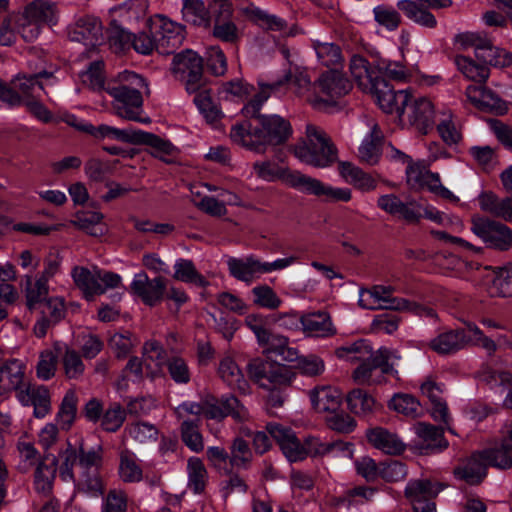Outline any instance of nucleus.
Listing matches in <instances>:
<instances>
[{
	"instance_id": "1",
	"label": "nucleus",
	"mask_w": 512,
	"mask_h": 512,
	"mask_svg": "<svg viewBox=\"0 0 512 512\" xmlns=\"http://www.w3.org/2000/svg\"><path fill=\"white\" fill-rule=\"evenodd\" d=\"M284 81L272 83L259 82L260 91L243 107L242 113L249 120L232 126L230 138L233 143L253 151L265 153L270 145L286 142L292 134V128L286 119L279 115L259 114L262 105Z\"/></svg>"
},
{
	"instance_id": "2",
	"label": "nucleus",
	"mask_w": 512,
	"mask_h": 512,
	"mask_svg": "<svg viewBox=\"0 0 512 512\" xmlns=\"http://www.w3.org/2000/svg\"><path fill=\"white\" fill-rule=\"evenodd\" d=\"M146 80L132 71H124L106 84L105 91L112 98L111 106L118 117L143 124L151 123L143 114L142 90L147 89Z\"/></svg>"
},
{
	"instance_id": "3",
	"label": "nucleus",
	"mask_w": 512,
	"mask_h": 512,
	"mask_svg": "<svg viewBox=\"0 0 512 512\" xmlns=\"http://www.w3.org/2000/svg\"><path fill=\"white\" fill-rule=\"evenodd\" d=\"M266 429L291 462L302 460L307 455L322 457L334 452H341L344 456L351 457L353 454L352 444L347 442H325L317 437H309L302 446L295 433L286 426L278 423H268Z\"/></svg>"
},
{
	"instance_id": "4",
	"label": "nucleus",
	"mask_w": 512,
	"mask_h": 512,
	"mask_svg": "<svg viewBox=\"0 0 512 512\" xmlns=\"http://www.w3.org/2000/svg\"><path fill=\"white\" fill-rule=\"evenodd\" d=\"M294 154L301 162L326 168L337 161L338 151L327 134L319 127L308 124L305 139L295 145Z\"/></svg>"
},
{
	"instance_id": "5",
	"label": "nucleus",
	"mask_w": 512,
	"mask_h": 512,
	"mask_svg": "<svg viewBox=\"0 0 512 512\" xmlns=\"http://www.w3.org/2000/svg\"><path fill=\"white\" fill-rule=\"evenodd\" d=\"M399 357L386 348H380L375 351L368 360L360 363L353 371L352 378L359 385H378L385 381V375L396 376L397 370L394 369L396 360Z\"/></svg>"
},
{
	"instance_id": "6",
	"label": "nucleus",
	"mask_w": 512,
	"mask_h": 512,
	"mask_svg": "<svg viewBox=\"0 0 512 512\" xmlns=\"http://www.w3.org/2000/svg\"><path fill=\"white\" fill-rule=\"evenodd\" d=\"M172 72L184 84L186 91L190 94L208 89L207 80L203 75L202 58L191 50L174 56Z\"/></svg>"
},
{
	"instance_id": "7",
	"label": "nucleus",
	"mask_w": 512,
	"mask_h": 512,
	"mask_svg": "<svg viewBox=\"0 0 512 512\" xmlns=\"http://www.w3.org/2000/svg\"><path fill=\"white\" fill-rule=\"evenodd\" d=\"M312 87L315 95L311 103L315 108H321L323 104H336L339 98L351 91L352 84L341 71L332 69L322 73Z\"/></svg>"
},
{
	"instance_id": "8",
	"label": "nucleus",
	"mask_w": 512,
	"mask_h": 512,
	"mask_svg": "<svg viewBox=\"0 0 512 512\" xmlns=\"http://www.w3.org/2000/svg\"><path fill=\"white\" fill-rule=\"evenodd\" d=\"M471 231L491 248L506 251L512 247V230L487 217L474 216L471 219Z\"/></svg>"
},
{
	"instance_id": "9",
	"label": "nucleus",
	"mask_w": 512,
	"mask_h": 512,
	"mask_svg": "<svg viewBox=\"0 0 512 512\" xmlns=\"http://www.w3.org/2000/svg\"><path fill=\"white\" fill-rule=\"evenodd\" d=\"M292 187L317 197H323L329 202H349L352 199V191L346 187H334L310 176L294 173L290 176Z\"/></svg>"
},
{
	"instance_id": "10",
	"label": "nucleus",
	"mask_w": 512,
	"mask_h": 512,
	"mask_svg": "<svg viewBox=\"0 0 512 512\" xmlns=\"http://www.w3.org/2000/svg\"><path fill=\"white\" fill-rule=\"evenodd\" d=\"M293 258H279L274 262H260L255 258H231L228 262L231 274L238 280L250 282L262 274L286 268Z\"/></svg>"
},
{
	"instance_id": "11",
	"label": "nucleus",
	"mask_w": 512,
	"mask_h": 512,
	"mask_svg": "<svg viewBox=\"0 0 512 512\" xmlns=\"http://www.w3.org/2000/svg\"><path fill=\"white\" fill-rule=\"evenodd\" d=\"M248 372L251 379L265 389L286 387L292 380L287 367L268 361L251 362Z\"/></svg>"
},
{
	"instance_id": "12",
	"label": "nucleus",
	"mask_w": 512,
	"mask_h": 512,
	"mask_svg": "<svg viewBox=\"0 0 512 512\" xmlns=\"http://www.w3.org/2000/svg\"><path fill=\"white\" fill-rule=\"evenodd\" d=\"M452 5L451 0H400L397 8L414 23L429 29L437 26L435 16L427 9H441Z\"/></svg>"
},
{
	"instance_id": "13",
	"label": "nucleus",
	"mask_w": 512,
	"mask_h": 512,
	"mask_svg": "<svg viewBox=\"0 0 512 512\" xmlns=\"http://www.w3.org/2000/svg\"><path fill=\"white\" fill-rule=\"evenodd\" d=\"M368 93L375 98L379 107L385 113H396L401 117L410 101V94L406 90L394 91L385 79L376 82L375 87Z\"/></svg>"
},
{
	"instance_id": "14",
	"label": "nucleus",
	"mask_w": 512,
	"mask_h": 512,
	"mask_svg": "<svg viewBox=\"0 0 512 512\" xmlns=\"http://www.w3.org/2000/svg\"><path fill=\"white\" fill-rule=\"evenodd\" d=\"M68 37L71 41L95 46L103 39L102 22L93 15H80L69 25Z\"/></svg>"
},
{
	"instance_id": "15",
	"label": "nucleus",
	"mask_w": 512,
	"mask_h": 512,
	"mask_svg": "<svg viewBox=\"0 0 512 512\" xmlns=\"http://www.w3.org/2000/svg\"><path fill=\"white\" fill-rule=\"evenodd\" d=\"M203 405V415L208 419L221 420L232 416L236 421H245L249 417L248 410L232 395L221 399H206Z\"/></svg>"
},
{
	"instance_id": "16",
	"label": "nucleus",
	"mask_w": 512,
	"mask_h": 512,
	"mask_svg": "<svg viewBox=\"0 0 512 512\" xmlns=\"http://www.w3.org/2000/svg\"><path fill=\"white\" fill-rule=\"evenodd\" d=\"M372 289L376 299L382 304V309L408 311L419 316H427L431 318L435 316V312L431 308L411 302L404 298L393 297L392 288L390 286L375 285Z\"/></svg>"
},
{
	"instance_id": "17",
	"label": "nucleus",
	"mask_w": 512,
	"mask_h": 512,
	"mask_svg": "<svg viewBox=\"0 0 512 512\" xmlns=\"http://www.w3.org/2000/svg\"><path fill=\"white\" fill-rule=\"evenodd\" d=\"M17 399L24 406H33L36 418H44L51 411L50 391L44 385H27L17 392Z\"/></svg>"
},
{
	"instance_id": "18",
	"label": "nucleus",
	"mask_w": 512,
	"mask_h": 512,
	"mask_svg": "<svg viewBox=\"0 0 512 512\" xmlns=\"http://www.w3.org/2000/svg\"><path fill=\"white\" fill-rule=\"evenodd\" d=\"M165 289L166 286L161 277L149 279L145 273L136 274L131 283L133 293L149 306H154L163 298Z\"/></svg>"
},
{
	"instance_id": "19",
	"label": "nucleus",
	"mask_w": 512,
	"mask_h": 512,
	"mask_svg": "<svg viewBox=\"0 0 512 512\" xmlns=\"http://www.w3.org/2000/svg\"><path fill=\"white\" fill-rule=\"evenodd\" d=\"M468 325L462 329L448 330L430 340L429 348L440 355L454 354L469 346Z\"/></svg>"
},
{
	"instance_id": "20",
	"label": "nucleus",
	"mask_w": 512,
	"mask_h": 512,
	"mask_svg": "<svg viewBox=\"0 0 512 512\" xmlns=\"http://www.w3.org/2000/svg\"><path fill=\"white\" fill-rule=\"evenodd\" d=\"M366 437L371 446L388 455H400L406 449V444L398 434L383 427L368 429Z\"/></svg>"
},
{
	"instance_id": "21",
	"label": "nucleus",
	"mask_w": 512,
	"mask_h": 512,
	"mask_svg": "<svg viewBox=\"0 0 512 512\" xmlns=\"http://www.w3.org/2000/svg\"><path fill=\"white\" fill-rule=\"evenodd\" d=\"M158 49L161 53L170 54L181 46L185 39L183 26L167 18L160 20L159 28L155 32Z\"/></svg>"
},
{
	"instance_id": "22",
	"label": "nucleus",
	"mask_w": 512,
	"mask_h": 512,
	"mask_svg": "<svg viewBox=\"0 0 512 512\" xmlns=\"http://www.w3.org/2000/svg\"><path fill=\"white\" fill-rule=\"evenodd\" d=\"M468 100L478 109L503 114L506 112V103L492 90L477 85H469L465 92Z\"/></svg>"
},
{
	"instance_id": "23",
	"label": "nucleus",
	"mask_w": 512,
	"mask_h": 512,
	"mask_svg": "<svg viewBox=\"0 0 512 512\" xmlns=\"http://www.w3.org/2000/svg\"><path fill=\"white\" fill-rule=\"evenodd\" d=\"M338 172L346 183L363 193L372 192L378 186L376 177L351 162L340 161L338 163Z\"/></svg>"
},
{
	"instance_id": "24",
	"label": "nucleus",
	"mask_w": 512,
	"mask_h": 512,
	"mask_svg": "<svg viewBox=\"0 0 512 512\" xmlns=\"http://www.w3.org/2000/svg\"><path fill=\"white\" fill-rule=\"evenodd\" d=\"M408 119L420 133L427 134L438 119L432 102L427 98H419L409 108Z\"/></svg>"
},
{
	"instance_id": "25",
	"label": "nucleus",
	"mask_w": 512,
	"mask_h": 512,
	"mask_svg": "<svg viewBox=\"0 0 512 512\" xmlns=\"http://www.w3.org/2000/svg\"><path fill=\"white\" fill-rule=\"evenodd\" d=\"M134 145H148L151 155L165 163H172L178 154V149L170 141L142 130H138Z\"/></svg>"
},
{
	"instance_id": "26",
	"label": "nucleus",
	"mask_w": 512,
	"mask_h": 512,
	"mask_svg": "<svg viewBox=\"0 0 512 512\" xmlns=\"http://www.w3.org/2000/svg\"><path fill=\"white\" fill-rule=\"evenodd\" d=\"M349 68L355 82L363 92L368 93L375 87L376 82L382 79L379 76L378 65L372 67L368 60L360 55L352 56Z\"/></svg>"
},
{
	"instance_id": "27",
	"label": "nucleus",
	"mask_w": 512,
	"mask_h": 512,
	"mask_svg": "<svg viewBox=\"0 0 512 512\" xmlns=\"http://www.w3.org/2000/svg\"><path fill=\"white\" fill-rule=\"evenodd\" d=\"M488 466L499 470L512 469V442L505 436L499 442L480 451Z\"/></svg>"
},
{
	"instance_id": "28",
	"label": "nucleus",
	"mask_w": 512,
	"mask_h": 512,
	"mask_svg": "<svg viewBox=\"0 0 512 512\" xmlns=\"http://www.w3.org/2000/svg\"><path fill=\"white\" fill-rule=\"evenodd\" d=\"M377 206L391 215H399L410 223L418 222L421 213L414 202L404 203L395 194H385L378 198Z\"/></svg>"
},
{
	"instance_id": "29",
	"label": "nucleus",
	"mask_w": 512,
	"mask_h": 512,
	"mask_svg": "<svg viewBox=\"0 0 512 512\" xmlns=\"http://www.w3.org/2000/svg\"><path fill=\"white\" fill-rule=\"evenodd\" d=\"M313 408L320 413L336 412L342 402V393L330 385L317 386L309 392Z\"/></svg>"
},
{
	"instance_id": "30",
	"label": "nucleus",
	"mask_w": 512,
	"mask_h": 512,
	"mask_svg": "<svg viewBox=\"0 0 512 512\" xmlns=\"http://www.w3.org/2000/svg\"><path fill=\"white\" fill-rule=\"evenodd\" d=\"M414 431L421 441L419 449L426 451V453L442 451L448 447V442L444 438V432L441 428L430 423L418 422L414 425Z\"/></svg>"
},
{
	"instance_id": "31",
	"label": "nucleus",
	"mask_w": 512,
	"mask_h": 512,
	"mask_svg": "<svg viewBox=\"0 0 512 512\" xmlns=\"http://www.w3.org/2000/svg\"><path fill=\"white\" fill-rule=\"evenodd\" d=\"M383 133L378 124L373 123L369 134L358 148V157L362 163L376 165L382 154Z\"/></svg>"
},
{
	"instance_id": "32",
	"label": "nucleus",
	"mask_w": 512,
	"mask_h": 512,
	"mask_svg": "<svg viewBox=\"0 0 512 512\" xmlns=\"http://www.w3.org/2000/svg\"><path fill=\"white\" fill-rule=\"evenodd\" d=\"M488 464L483 461L480 451L472 454V456L464 463L458 465L454 469V476L470 485H476L482 482L487 475Z\"/></svg>"
},
{
	"instance_id": "33",
	"label": "nucleus",
	"mask_w": 512,
	"mask_h": 512,
	"mask_svg": "<svg viewBox=\"0 0 512 512\" xmlns=\"http://www.w3.org/2000/svg\"><path fill=\"white\" fill-rule=\"evenodd\" d=\"M25 366L18 359H11L0 367V396L21 390Z\"/></svg>"
},
{
	"instance_id": "34",
	"label": "nucleus",
	"mask_w": 512,
	"mask_h": 512,
	"mask_svg": "<svg viewBox=\"0 0 512 512\" xmlns=\"http://www.w3.org/2000/svg\"><path fill=\"white\" fill-rule=\"evenodd\" d=\"M51 76V72L40 69L29 75L19 74L12 81V85L18 90L24 100L40 98L43 92V85L39 82V78H49Z\"/></svg>"
},
{
	"instance_id": "35",
	"label": "nucleus",
	"mask_w": 512,
	"mask_h": 512,
	"mask_svg": "<svg viewBox=\"0 0 512 512\" xmlns=\"http://www.w3.org/2000/svg\"><path fill=\"white\" fill-rule=\"evenodd\" d=\"M232 6L228 3L222 4V13L215 19L212 34L222 42L234 44L241 37L237 25L229 19L232 15Z\"/></svg>"
},
{
	"instance_id": "36",
	"label": "nucleus",
	"mask_w": 512,
	"mask_h": 512,
	"mask_svg": "<svg viewBox=\"0 0 512 512\" xmlns=\"http://www.w3.org/2000/svg\"><path fill=\"white\" fill-rule=\"evenodd\" d=\"M303 331L310 337H329L336 333L330 316L326 312H314L301 316Z\"/></svg>"
},
{
	"instance_id": "37",
	"label": "nucleus",
	"mask_w": 512,
	"mask_h": 512,
	"mask_svg": "<svg viewBox=\"0 0 512 512\" xmlns=\"http://www.w3.org/2000/svg\"><path fill=\"white\" fill-rule=\"evenodd\" d=\"M75 285L82 291L84 297L91 301L96 295L105 293V288L98 283L97 269L88 270L84 267H75L72 270Z\"/></svg>"
},
{
	"instance_id": "38",
	"label": "nucleus",
	"mask_w": 512,
	"mask_h": 512,
	"mask_svg": "<svg viewBox=\"0 0 512 512\" xmlns=\"http://www.w3.org/2000/svg\"><path fill=\"white\" fill-rule=\"evenodd\" d=\"M25 19L38 26L44 24L55 25L57 22V10L54 3L46 0H34L29 3L22 14Z\"/></svg>"
},
{
	"instance_id": "39",
	"label": "nucleus",
	"mask_w": 512,
	"mask_h": 512,
	"mask_svg": "<svg viewBox=\"0 0 512 512\" xmlns=\"http://www.w3.org/2000/svg\"><path fill=\"white\" fill-rule=\"evenodd\" d=\"M443 486L438 482H433L429 479H412L410 480L404 490V495L410 504L417 501H426L435 498Z\"/></svg>"
},
{
	"instance_id": "40",
	"label": "nucleus",
	"mask_w": 512,
	"mask_h": 512,
	"mask_svg": "<svg viewBox=\"0 0 512 512\" xmlns=\"http://www.w3.org/2000/svg\"><path fill=\"white\" fill-rule=\"evenodd\" d=\"M218 374L220 378L232 389L243 394L249 392V384L235 360L225 356L219 363Z\"/></svg>"
},
{
	"instance_id": "41",
	"label": "nucleus",
	"mask_w": 512,
	"mask_h": 512,
	"mask_svg": "<svg viewBox=\"0 0 512 512\" xmlns=\"http://www.w3.org/2000/svg\"><path fill=\"white\" fill-rule=\"evenodd\" d=\"M77 412L78 396L74 390L70 389L65 393L56 413V424L64 431L70 430L76 420Z\"/></svg>"
},
{
	"instance_id": "42",
	"label": "nucleus",
	"mask_w": 512,
	"mask_h": 512,
	"mask_svg": "<svg viewBox=\"0 0 512 512\" xmlns=\"http://www.w3.org/2000/svg\"><path fill=\"white\" fill-rule=\"evenodd\" d=\"M349 411L357 416L372 414L377 406L375 398L361 388L352 389L346 396Z\"/></svg>"
},
{
	"instance_id": "43",
	"label": "nucleus",
	"mask_w": 512,
	"mask_h": 512,
	"mask_svg": "<svg viewBox=\"0 0 512 512\" xmlns=\"http://www.w3.org/2000/svg\"><path fill=\"white\" fill-rule=\"evenodd\" d=\"M476 58L485 66L490 65L493 67L504 68L512 65V54L495 47L488 38L487 43L477 49Z\"/></svg>"
},
{
	"instance_id": "44",
	"label": "nucleus",
	"mask_w": 512,
	"mask_h": 512,
	"mask_svg": "<svg viewBox=\"0 0 512 512\" xmlns=\"http://www.w3.org/2000/svg\"><path fill=\"white\" fill-rule=\"evenodd\" d=\"M82 128L84 129V132L92 135L97 139L110 138L130 144H134L138 132V130L118 129L106 124H101L99 126L88 124Z\"/></svg>"
},
{
	"instance_id": "45",
	"label": "nucleus",
	"mask_w": 512,
	"mask_h": 512,
	"mask_svg": "<svg viewBox=\"0 0 512 512\" xmlns=\"http://www.w3.org/2000/svg\"><path fill=\"white\" fill-rule=\"evenodd\" d=\"M103 217L97 211H80L75 214L72 224L92 236H101L107 231L106 225L102 223Z\"/></svg>"
},
{
	"instance_id": "46",
	"label": "nucleus",
	"mask_w": 512,
	"mask_h": 512,
	"mask_svg": "<svg viewBox=\"0 0 512 512\" xmlns=\"http://www.w3.org/2000/svg\"><path fill=\"white\" fill-rule=\"evenodd\" d=\"M182 16L194 26L208 27L210 24V13L202 0H183Z\"/></svg>"
},
{
	"instance_id": "47",
	"label": "nucleus",
	"mask_w": 512,
	"mask_h": 512,
	"mask_svg": "<svg viewBox=\"0 0 512 512\" xmlns=\"http://www.w3.org/2000/svg\"><path fill=\"white\" fill-rule=\"evenodd\" d=\"M336 355L346 361L362 363L375 355V351L367 340L361 339L338 348Z\"/></svg>"
},
{
	"instance_id": "48",
	"label": "nucleus",
	"mask_w": 512,
	"mask_h": 512,
	"mask_svg": "<svg viewBox=\"0 0 512 512\" xmlns=\"http://www.w3.org/2000/svg\"><path fill=\"white\" fill-rule=\"evenodd\" d=\"M455 65L468 80L484 83L489 77L490 70L483 64L476 63L472 58L458 55L455 57Z\"/></svg>"
},
{
	"instance_id": "49",
	"label": "nucleus",
	"mask_w": 512,
	"mask_h": 512,
	"mask_svg": "<svg viewBox=\"0 0 512 512\" xmlns=\"http://www.w3.org/2000/svg\"><path fill=\"white\" fill-rule=\"evenodd\" d=\"M437 132L445 144L452 146L458 144L462 134L455 124L454 116L450 110L438 114Z\"/></svg>"
},
{
	"instance_id": "50",
	"label": "nucleus",
	"mask_w": 512,
	"mask_h": 512,
	"mask_svg": "<svg viewBox=\"0 0 512 512\" xmlns=\"http://www.w3.org/2000/svg\"><path fill=\"white\" fill-rule=\"evenodd\" d=\"M188 487L195 493L204 491L208 481V472L203 461L198 457H190L187 461Z\"/></svg>"
},
{
	"instance_id": "51",
	"label": "nucleus",
	"mask_w": 512,
	"mask_h": 512,
	"mask_svg": "<svg viewBox=\"0 0 512 512\" xmlns=\"http://www.w3.org/2000/svg\"><path fill=\"white\" fill-rule=\"evenodd\" d=\"M63 373L69 380H79L85 372V364L81 354L73 348L65 346L61 355Z\"/></svg>"
},
{
	"instance_id": "52",
	"label": "nucleus",
	"mask_w": 512,
	"mask_h": 512,
	"mask_svg": "<svg viewBox=\"0 0 512 512\" xmlns=\"http://www.w3.org/2000/svg\"><path fill=\"white\" fill-rule=\"evenodd\" d=\"M56 475V461L51 463L40 462L34 475V486L38 493L49 495L52 491L53 481Z\"/></svg>"
},
{
	"instance_id": "53",
	"label": "nucleus",
	"mask_w": 512,
	"mask_h": 512,
	"mask_svg": "<svg viewBox=\"0 0 512 512\" xmlns=\"http://www.w3.org/2000/svg\"><path fill=\"white\" fill-rule=\"evenodd\" d=\"M126 420V410L117 402L110 403L100 420L101 428L106 432L118 431Z\"/></svg>"
},
{
	"instance_id": "54",
	"label": "nucleus",
	"mask_w": 512,
	"mask_h": 512,
	"mask_svg": "<svg viewBox=\"0 0 512 512\" xmlns=\"http://www.w3.org/2000/svg\"><path fill=\"white\" fill-rule=\"evenodd\" d=\"M389 408L404 416L415 418L420 415L419 401L410 394L399 393L389 401Z\"/></svg>"
},
{
	"instance_id": "55",
	"label": "nucleus",
	"mask_w": 512,
	"mask_h": 512,
	"mask_svg": "<svg viewBox=\"0 0 512 512\" xmlns=\"http://www.w3.org/2000/svg\"><path fill=\"white\" fill-rule=\"evenodd\" d=\"M119 475L125 482H137L142 479V469L134 453L124 450L120 454Z\"/></svg>"
},
{
	"instance_id": "56",
	"label": "nucleus",
	"mask_w": 512,
	"mask_h": 512,
	"mask_svg": "<svg viewBox=\"0 0 512 512\" xmlns=\"http://www.w3.org/2000/svg\"><path fill=\"white\" fill-rule=\"evenodd\" d=\"M252 461V452L248 443L242 438H236L229 454V463L238 469H247Z\"/></svg>"
},
{
	"instance_id": "57",
	"label": "nucleus",
	"mask_w": 512,
	"mask_h": 512,
	"mask_svg": "<svg viewBox=\"0 0 512 512\" xmlns=\"http://www.w3.org/2000/svg\"><path fill=\"white\" fill-rule=\"evenodd\" d=\"M181 438L185 445L198 453L203 450L204 443L199 431V420H183L181 424Z\"/></svg>"
},
{
	"instance_id": "58",
	"label": "nucleus",
	"mask_w": 512,
	"mask_h": 512,
	"mask_svg": "<svg viewBox=\"0 0 512 512\" xmlns=\"http://www.w3.org/2000/svg\"><path fill=\"white\" fill-rule=\"evenodd\" d=\"M194 103L207 122L214 123L222 116V112L213 102L210 89L196 93Z\"/></svg>"
},
{
	"instance_id": "59",
	"label": "nucleus",
	"mask_w": 512,
	"mask_h": 512,
	"mask_svg": "<svg viewBox=\"0 0 512 512\" xmlns=\"http://www.w3.org/2000/svg\"><path fill=\"white\" fill-rule=\"evenodd\" d=\"M125 432L135 441L145 444L155 442L158 437V429L148 422H135L126 426Z\"/></svg>"
},
{
	"instance_id": "60",
	"label": "nucleus",
	"mask_w": 512,
	"mask_h": 512,
	"mask_svg": "<svg viewBox=\"0 0 512 512\" xmlns=\"http://www.w3.org/2000/svg\"><path fill=\"white\" fill-rule=\"evenodd\" d=\"M170 378L180 385L188 384L191 380V370L187 361L180 356H172L166 361Z\"/></svg>"
},
{
	"instance_id": "61",
	"label": "nucleus",
	"mask_w": 512,
	"mask_h": 512,
	"mask_svg": "<svg viewBox=\"0 0 512 512\" xmlns=\"http://www.w3.org/2000/svg\"><path fill=\"white\" fill-rule=\"evenodd\" d=\"M318 60L324 66L337 65L342 61V54L340 48L334 43L320 42L319 40L313 41Z\"/></svg>"
},
{
	"instance_id": "62",
	"label": "nucleus",
	"mask_w": 512,
	"mask_h": 512,
	"mask_svg": "<svg viewBox=\"0 0 512 512\" xmlns=\"http://www.w3.org/2000/svg\"><path fill=\"white\" fill-rule=\"evenodd\" d=\"M48 294V286L46 279L39 278L36 281H32L30 278L27 279L25 296L26 304L29 309H34L35 306L41 303Z\"/></svg>"
},
{
	"instance_id": "63",
	"label": "nucleus",
	"mask_w": 512,
	"mask_h": 512,
	"mask_svg": "<svg viewBox=\"0 0 512 512\" xmlns=\"http://www.w3.org/2000/svg\"><path fill=\"white\" fill-rule=\"evenodd\" d=\"M251 292L254 297L253 303L259 307L274 310L282 303L273 289L267 285L255 286Z\"/></svg>"
},
{
	"instance_id": "64",
	"label": "nucleus",
	"mask_w": 512,
	"mask_h": 512,
	"mask_svg": "<svg viewBox=\"0 0 512 512\" xmlns=\"http://www.w3.org/2000/svg\"><path fill=\"white\" fill-rule=\"evenodd\" d=\"M490 293L493 296L511 297L512 296V268H500L496 273Z\"/></svg>"
}]
</instances>
